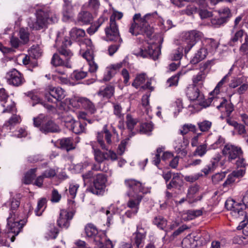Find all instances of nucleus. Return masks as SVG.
<instances>
[{"label": "nucleus", "instance_id": "obj_1", "mask_svg": "<svg viewBox=\"0 0 248 248\" xmlns=\"http://www.w3.org/2000/svg\"><path fill=\"white\" fill-rule=\"evenodd\" d=\"M156 16V12L147 14L142 17L140 13L135 14L129 27V32L133 35L142 34L150 38L153 33V29L149 23L152 22Z\"/></svg>", "mask_w": 248, "mask_h": 248}, {"label": "nucleus", "instance_id": "obj_2", "mask_svg": "<svg viewBox=\"0 0 248 248\" xmlns=\"http://www.w3.org/2000/svg\"><path fill=\"white\" fill-rule=\"evenodd\" d=\"M225 206L227 210L230 211V214L234 218L240 221L238 229H242L244 234L248 235V217L245 206L232 199H228Z\"/></svg>", "mask_w": 248, "mask_h": 248}, {"label": "nucleus", "instance_id": "obj_3", "mask_svg": "<svg viewBox=\"0 0 248 248\" xmlns=\"http://www.w3.org/2000/svg\"><path fill=\"white\" fill-rule=\"evenodd\" d=\"M86 236L94 245L95 248H113L112 242L106 240L105 235L98 232L96 227L93 224H88L85 227Z\"/></svg>", "mask_w": 248, "mask_h": 248}, {"label": "nucleus", "instance_id": "obj_4", "mask_svg": "<svg viewBox=\"0 0 248 248\" xmlns=\"http://www.w3.org/2000/svg\"><path fill=\"white\" fill-rule=\"evenodd\" d=\"M202 33L198 31H191L185 33L183 38V48H178V50L173 53V56L172 60L178 61L181 59L183 56L182 50L185 49V53H187L191 48L199 41L202 37Z\"/></svg>", "mask_w": 248, "mask_h": 248}, {"label": "nucleus", "instance_id": "obj_5", "mask_svg": "<svg viewBox=\"0 0 248 248\" xmlns=\"http://www.w3.org/2000/svg\"><path fill=\"white\" fill-rule=\"evenodd\" d=\"M58 21L55 14L49 8L38 10L36 13V20L34 22H28L29 27L35 30H39L46 27L48 24Z\"/></svg>", "mask_w": 248, "mask_h": 248}, {"label": "nucleus", "instance_id": "obj_6", "mask_svg": "<svg viewBox=\"0 0 248 248\" xmlns=\"http://www.w3.org/2000/svg\"><path fill=\"white\" fill-rule=\"evenodd\" d=\"M72 42L68 38L65 39L64 41L59 49V53L63 56L65 59L63 60L60 56L55 53L53 54L51 59V63L55 66H64L67 68L71 67V62L70 59L73 56V53L68 48V46H70Z\"/></svg>", "mask_w": 248, "mask_h": 248}, {"label": "nucleus", "instance_id": "obj_7", "mask_svg": "<svg viewBox=\"0 0 248 248\" xmlns=\"http://www.w3.org/2000/svg\"><path fill=\"white\" fill-rule=\"evenodd\" d=\"M81 46L83 47L84 46H86V50L82 54V56L88 62L89 65V71L91 73H94L96 72L98 66L96 63L93 60V46L92 41L90 39H85L81 43Z\"/></svg>", "mask_w": 248, "mask_h": 248}, {"label": "nucleus", "instance_id": "obj_8", "mask_svg": "<svg viewBox=\"0 0 248 248\" xmlns=\"http://www.w3.org/2000/svg\"><path fill=\"white\" fill-rule=\"evenodd\" d=\"M107 181L106 174L103 173L95 174L93 180V186L90 189V191L96 195H102L106 187Z\"/></svg>", "mask_w": 248, "mask_h": 248}, {"label": "nucleus", "instance_id": "obj_9", "mask_svg": "<svg viewBox=\"0 0 248 248\" xmlns=\"http://www.w3.org/2000/svg\"><path fill=\"white\" fill-rule=\"evenodd\" d=\"M160 53V50L158 47L155 45H148L139 50H135L133 54L137 56L142 58H150L152 59L156 60Z\"/></svg>", "mask_w": 248, "mask_h": 248}, {"label": "nucleus", "instance_id": "obj_10", "mask_svg": "<svg viewBox=\"0 0 248 248\" xmlns=\"http://www.w3.org/2000/svg\"><path fill=\"white\" fill-rule=\"evenodd\" d=\"M124 183L128 189V195L129 196L140 195L139 194L140 193L145 194L149 191L148 188H145L140 181L135 179H126L125 180Z\"/></svg>", "mask_w": 248, "mask_h": 248}, {"label": "nucleus", "instance_id": "obj_11", "mask_svg": "<svg viewBox=\"0 0 248 248\" xmlns=\"http://www.w3.org/2000/svg\"><path fill=\"white\" fill-rule=\"evenodd\" d=\"M65 96V92L62 88L50 87L45 94V98L49 102L56 103L62 101Z\"/></svg>", "mask_w": 248, "mask_h": 248}, {"label": "nucleus", "instance_id": "obj_12", "mask_svg": "<svg viewBox=\"0 0 248 248\" xmlns=\"http://www.w3.org/2000/svg\"><path fill=\"white\" fill-rule=\"evenodd\" d=\"M18 217L9 216L7 218L9 233L12 232L17 235L26 223V220L20 219Z\"/></svg>", "mask_w": 248, "mask_h": 248}, {"label": "nucleus", "instance_id": "obj_13", "mask_svg": "<svg viewBox=\"0 0 248 248\" xmlns=\"http://www.w3.org/2000/svg\"><path fill=\"white\" fill-rule=\"evenodd\" d=\"M189 144V140L184 136L176 138L173 143L176 153L181 157L185 156L187 154V147Z\"/></svg>", "mask_w": 248, "mask_h": 248}, {"label": "nucleus", "instance_id": "obj_14", "mask_svg": "<svg viewBox=\"0 0 248 248\" xmlns=\"http://www.w3.org/2000/svg\"><path fill=\"white\" fill-rule=\"evenodd\" d=\"M6 78L8 83L14 86H19L25 82L22 75L15 68L11 69L7 73Z\"/></svg>", "mask_w": 248, "mask_h": 248}, {"label": "nucleus", "instance_id": "obj_15", "mask_svg": "<svg viewBox=\"0 0 248 248\" xmlns=\"http://www.w3.org/2000/svg\"><path fill=\"white\" fill-rule=\"evenodd\" d=\"M105 33L106 38L108 40L122 43L123 40L120 37L116 23L109 22V26L105 29Z\"/></svg>", "mask_w": 248, "mask_h": 248}, {"label": "nucleus", "instance_id": "obj_16", "mask_svg": "<svg viewBox=\"0 0 248 248\" xmlns=\"http://www.w3.org/2000/svg\"><path fill=\"white\" fill-rule=\"evenodd\" d=\"M222 154L228 157L229 161H231L241 156L242 154V151L240 147L231 144H227L224 147Z\"/></svg>", "mask_w": 248, "mask_h": 248}, {"label": "nucleus", "instance_id": "obj_17", "mask_svg": "<svg viewBox=\"0 0 248 248\" xmlns=\"http://www.w3.org/2000/svg\"><path fill=\"white\" fill-rule=\"evenodd\" d=\"M103 132L105 134V138L107 143L105 144L103 140V133L102 132H98L97 133V141L103 150H108L109 146L112 144V135L108 130L106 125H104L103 127Z\"/></svg>", "mask_w": 248, "mask_h": 248}, {"label": "nucleus", "instance_id": "obj_18", "mask_svg": "<svg viewBox=\"0 0 248 248\" xmlns=\"http://www.w3.org/2000/svg\"><path fill=\"white\" fill-rule=\"evenodd\" d=\"M75 211H68L66 210H61L60 216L57 220L58 225L62 228H68L70 225V221L73 218Z\"/></svg>", "mask_w": 248, "mask_h": 248}, {"label": "nucleus", "instance_id": "obj_19", "mask_svg": "<svg viewBox=\"0 0 248 248\" xmlns=\"http://www.w3.org/2000/svg\"><path fill=\"white\" fill-rule=\"evenodd\" d=\"M200 187L198 185H193L190 186L186 194V199L189 203H193L200 201L202 196L200 195L197 196V194L199 191Z\"/></svg>", "mask_w": 248, "mask_h": 248}, {"label": "nucleus", "instance_id": "obj_20", "mask_svg": "<svg viewBox=\"0 0 248 248\" xmlns=\"http://www.w3.org/2000/svg\"><path fill=\"white\" fill-rule=\"evenodd\" d=\"M20 202L19 200L12 198L5 203V205L9 209V216L18 217V210Z\"/></svg>", "mask_w": 248, "mask_h": 248}, {"label": "nucleus", "instance_id": "obj_21", "mask_svg": "<svg viewBox=\"0 0 248 248\" xmlns=\"http://www.w3.org/2000/svg\"><path fill=\"white\" fill-rule=\"evenodd\" d=\"M219 104L217 105V108L221 111H225L227 116H229L233 110V106L232 103L224 98H218Z\"/></svg>", "mask_w": 248, "mask_h": 248}, {"label": "nucleus", "instance_id": "obj_22", "mask_svg": "<svg viewBox=\"0 0 248 248\" xmlns=\"http://www.w3.org/2000/svg\"><path fill=\"white\" fill-rule=\"evenodd\" d=\"M64 4L62 6V15L64 20H68L74 16V8L70 0H63Z\"/></svg>", "mask_w": 248, "mask_h": 248}, {"label": "nucleus", "instance_id": "obj_23", "mask_svg": "<svg viewBox=\"0 0 248 248\" xmlns=\"http://www.w3.org/2000/svg\"><path fill=\"white\" fill-rule=\"evenodd\" d=\"M77 102L80 104L81 106L88 112L91 114H94L96 111V108L94 104L88 98L86 97H79L77 99Z\"/></svg>", "mask_w": 248, "mask_h": 248}, {"label": "nucleus", "instance_id": "obj_24", "mask_svg": "<svg viewBox=\"0 0 248 248\" xmlns=\"http://www.w3.org/2000/svg\"><path fill=\"white\" fill-rule=\"evenodd\" d=\"M77 20L81 25H89L93 21V17L90 12L81 11L78 14Z\"/></svg>", "mask_w": 248, "mask_h": 248}, {"label": "nucleus", "instance_id": "obj_25", "mask_svg": "<svg viewBox=\"0 0 248 248\" xmlns=\"http://www.w3.org/2000/svg\"><path fill=\"white\" fill-rule=\"evenodd\" d=\"M206 75L203 70L199 71L197 74L193 76L192 78L193 86L202 88L203 85Z\"/></svg>", "mask_w": 248, "mask_h": 248}, {"label": "nucleus", "instance_id": "obj_26", "mask_svg": "<svg viewBox=\"0 0 248 248\" xmlns=\"http://www.w3.org/2000/svg\"><path fill=\"white\" fill-rule=\"evenodd\" d=\"M183 184V181L178 173H174L170 182L167 184V188L170 189L172 188L180 189Z\"/></svg>", "mask_w": 248, "mask_h": 248}, {"label": "nucleus", "instance_id": "obj_27", "mask_svg": "<svg viewBox=\"0 0 248 248\" xmlns=\"http://www.w3.org/2000/svg\"><path fill=\"white\" fill-rule=\"evenodd\" d=\"M220 155H217L212 159V160H211V163L210 164L207 165L202 170V172L204 173L205 176L212 172L216 168L217 163L220 160Z\"/></svg>", "mask_w": 248, "mask_h": 248}, {"label": "nucleus", "instance_id": "obj_28", "mask_svg": "<svg viewBox=\"0 0 248 248\" xmlns=\"http://www.w3.org/2000/svg\"><path fill=\"white\" fill-rule=\"evenodd\" d=\"M115 87L111 84H108L104 87H101L99 92L98 95L107 99L110 98L114 93Z\"/></svg>", "mask_w": 248, "mask_h": 248}, {"label": "nucleus", "instance_id": "obj_29", "mask_svg": "<svg viewBox=\"0 0 248 248\" xmlns=\"http://www.w3.org/2000/svg\"><path fill=\"white\" fill-rule=\"evenodd\" d=\"M129 197L130 199L127 202V206L130 209L137 210L138 211L140 203L142 199V195H136Z\"/></svg>", "mask_w": 248, "mask_h": 248}, {"label": "nucleus", "instance_id": "obj_30", "mask_svg": "<svg viewBox=\"0 0 248 248\" xmlns=\"http://www.w3.org/2000/svg\"><path fill=\"white\" fill-rule=\"evenodd\" d=\"M40 131L43 133L58 132L60 131L59 126L52 121L49 120L45 124H42L40 127Z\"/></svg>", "mask_w": 248, "mask_h": 248}, {"label": "nucleus", "instance_id": "obj_31", "mask_svg": "<svg viewBox=\"0 0 248 248\" xmlns=\"http://www.w3.org/2000/svg\"><path fill=\"white\" fill-rule=\"evenodd\" d=\"M208 53L207 48L202 47L195 54V56L191 59L190 62L193 64H195L203 60L205 58Z\"/></svg>", "mask_w": 248, "mask_h": 248}, {"label": "nucleus", "instance_id": "obj_32", "mask_svg": "<svg viewBox=\"0 0 248 248\" xmlns=\"http://www.w3.org/2000/svg\"><path fill=\"white\" fill-rule=\"evenodd\" d=\"M60 147L62 149L69 151L75 148L73 143V139L71 138H63L59 140Z\"/></svg>", "mask_w": 248, "mask_h": 248}, {"label": "nucleus", "instance_id": "obj_33", "mask_svg": "<svg viewBox=\"0 0 248 248\" xmlns=\"http://www.w3.org/2000/svg\"><path fill=\"white\" fill-rule=\"evenodd\" d=\"M199 87L191 85L187 88L186 94L187 96L191 100H196L200 97Z\"/></svg>", "mask_w": 248, "mask_h": 248}, {"label": "nucleus", "instance_id": "obj_34", "mask_svg": "<svg viewBox=\"0 0 248 248\" xmlns=\"http://www.w3.org/2000/svg\"><path fill=\"white\" fill-rule=\"evenodd\" d=\"M91 145L93 150L94 159L96 162L100 163L104 160L108 159V157L106 156V153H103L99 149L95 148L93 142H91Z\"/></svg>", "mask_w": 248, "mask_h": 248}, {"label": "nucleus", "instance_id": "obj_35", "mask_svg": "<svg viewBox=\"0 0 248 248\" xmlns=\"http://www.w3.org/2000/svg\"><path fill=\"white\" fill-rule=\"evenodd\" d=\"M139 122V120L137 118H133L130 114H128L126 116V126L128 130H129L131 132L129 134H131L132 132H133V130H134L135 126L137 125V123ZM134 135H135V132H134Z\"/></svg>", "mask_w": 248, "mask_h": 248}, {"label": "nucleus", "instance_id": "obj_36", "mask_svg": "<svg viewBox=\"0 0 248 248\" xmlns=\"http://www.w3.org/2000/svg\"><path fill=\"white\" fill-rule=\"evenodd\" d=\"M147 77L145 73H141L137 75L132 83V86L138 89L145 82Z\"/></svg>", "mask_w": 248, "mask_h": 248}, {"label": "nucleus", "instance_id": "obj_37", "mask_svg": "<svg viewBox=\"0 0 248 248\" xmlns=\"http://www.w3.org/2000/svg\"><path fill=\"white\" fill-rule=\"evenodd\" d=\"M186 72H179L176 75L169 78L166 82V86L168 87L176 86L178 85L180 76L184 75Z\"/></svg>", "mask_w": 248, "mask_h": 248}, {"label": "nucleus", "instance_id": "obj_38", "mask_svg": "<svg viewBox=\"0 0 248 248\" xmlns=\"http://www.w3.org/2000/svg\"><path fill=\"white\" fill-rule=\"evenodd\" d=\"M85 125L80 121H74L71 124V129L73 132L79 134L84 131Z\"/></svg>", "mask_w": 248, "mask_h": 248}, {"label": "nucleus", "instance_id": "obj_39", "mask_svg": "<svg viewBox=\"0 0 248 248\" xmlns=\"http://www.w3.org/2000/svg\"><path fill=\"white\" fill-rule=\"evenodd\" d=\"M153 223L161 230H163L167 225V220L161 216H158L155 217Z\"/></svg>", "mask_w": 248, "mask_h": 248}, {"label": "nucleus", "instance_id": "obj_40", "mask_svg": "<svg viewBox=\"0 0 248 248\" xmlns=\"http://www.w3.org/2000/svg\"><path fill=\"white\" fill-rule=\"evenodd\" d=\"M37 170V168L31 169L25 175L23 182L25 184H30L31 183L33 180L34 179L36 175L35 173Z\"/></svg>", "mask_w": 248, "mask_h": 248}, {"label": "nucleus", "instance_id": "obj_41", "mask_svg": "<svg viewBox=\"0 0 248 248\" xmlns=\"http://www.w3.org/2000/svg\"><path fill=\"white\" fill-rule=\"evenodd\" d=\"M247 34L245 33L243 30H240L239 31H237L233 36L231 37L229 44L230 46H233L234 45V44L238 41L241 42V39L243 36L245 37V35Z\"/></svg>", "mask_w": 248, "mask_h": 248}, {"label": "nucleus", "instance_id": "obj_42", "mask_svg": "<svg viewBox=\"0 0 248 248\" xmlns=\"http://www.w3.org/2000/svg\"><path fill=\"white\" fill-rule=\"evenodd\" d=\"M85 35V32L84 30L77 28H73L70 31V35L73 39H77L80 37H83Z\"/></svg>", "mask_w": 248, "mask_h": 248}, {"label": "nucleus", "instance_id": "obj_43", "mask_svg": "<svg viewBox=\"0 0 248 248\" xmlns=\"http://www.w3.org/2000/svg\"><path fill=\"white\" fill-rule=\"evenodd\" d=\"M46 200L45 198H43L38 202L37 206L35 210V215L37 216H40L45 210L46 207Z\"/></svg>", "mask_w": 248, "mask_h": 248}, {"label": "nucleus", "instance_id": "obj_44", "mask_svg": "<svg viewBox=\"0 0 248 248\" xmlns=\"http://www.w3.org/2000/svg\"><path fill=\"white\" fill-rule=\"evenodd\" d=\"M197 130L196 127L195 125L191 124H185L181 129L180 132L182 134V136L186 134L189 131H191L194 133L196 132Z\"/></svg>", "mask_w": 248, "mask_h": 248}, {"label": "nucleus", "instance_id": "obj_45", "mask_svg": "<svg viewBox=\"0 0 248 248\" xmlns=\"http://www.w3.org/2000/svg\"><path fill=\"white\" fill-rule=\"evenodd\" d=\"M135 234V243L138 248H142L144 245L146 234H143V232Z\"/></svg>", "mask_w": 248, "mask_h": 248}, {"label": "nucleus", "instance_id": "obj_46", "mask_svg": "<svg viewBox=\"0 0 248 248\" xmlns=\"http://www.w3.org/2000/svg\"><path fill=\"white\" fill-rule=\"evenodd\" d=\"M134 135V133L132 132L131 134H129L128 137L121 141V143L119 144L118 146V152L120 155H122L124 152L125 150L126 146L128 143V141L130 140V139Z\"/></svg>", "mask_w": 248, "mask_h": 248}, {"label": "nucleus", "instance_id": "obj_47", "mask_svg": "<svg viewBox=\"0 0 248 248\" xmlns=\"http://www.w3.org/2000/svg\"><path fill=\"white\" fill-rule=\"evenodd\" d=\"M202 212L201 210H188L186 214V217H184V218L186 220H192L202 215Z\"/></svg>", "mask_w": 248, "mask_h": 248}, {"label": "nucleus", "instance_id": "obj_48", "mask_svg": "<svg viewBox=\"0 0 248 248\" xmlns=\"http://www.w3.org/2000/svg\"><path fill=\"white\" fill-rule=\"evenodd\" d=\"M153 129V125L152 123H144L141 125L140 132L142 134L150 135Z\"/></svg>", "mask_w": 248, "mask_h": 248}, {"label": "nucleus", "instance_id": "obj_49", "mask_svg": "<svg viewBox=\"0 0 248 248\" xmlns=\"http://www.w3.org/2000/svg\"><path fill=\"white\" fill-rule=\"evenodd\" d=\"M198 125L201 131L207 132L210 129L212 126V122L208 120H204L199 123Z\"/></svg>", "mask_w": 248, "mask_h": 248}, {"label": "nucleus", "instance_id": "obj_50", "mask_svg": "<svg viewBox=\"0 0 248 248\" xmlns=\"http://www.w3.org/2000/svg\"><path fill=\"white\" fill-rule=\"evenodd\" d=\"M219 17L223 18L224 20L227 22L228 18L231 16L230 10L227 8H224L218 11Z\"/></svg>", "mask_w": 248, "mask_h": 248}, {"label": "nucleus", "instance_id": "obj_51", "mask_svg": "<svg viewBox=\"0 0 248 248\" xmlns=\"http://www.w3.org/2000/svg\"><path fill=\"white\" fill-rule=\"evenodd\" d=\"M79 187V185L77 184H70L69 186V197L72 199H74L77 195L78 190Z\"/></svg>", "mask_w": 248, "mask_h": 248}, {"label": "nucleus", "instance_id": "obj_52", "mask_svg": "<svg viewBox=\"0 0 248 248\" xmlns=\"http://www.w3.org/2000/svg\"><path fill=\"white\" fill-rule=\"evenodd\" d=\"M206 47L205 48H207V51L208 50L209 52H213L218 47L217 42L213 39H208L206 41Z\"/></svg>", "mask_w": 248, "mask_h": 248}, {"label": "nucleus", "instance_id": "obj_53", "mask_svg": "<svg viewBox=\"0 0 248 248\" xmlns=\"http://www.w3.org/2000/svg\"><path fill=\"white\" fill-rule=\"evenodd\" d=\"M207 151V144H203L197 147L194 153V155L202 157L206 154Z\"/></svg>", "mask_w": 248, "mask_h": 248}, {"label": "nucleus", "instance_id": "obj_54", "mask_svg": "<svg viewBox=\"0 0 248 248\" xmlns=\"http://www.w3.org/2000/svg\"><path fill=\"white\" fill-rule=\"evenodd\" d=\"M113 108L114 114L119 118L123 116L122 113V107L121 105L118 103H112Z\"/></svg>", "mask_w": 248, "mask_h": 248}, {"label": "nucleus", "instance_id": "obj_55", "mask_svg": "<svg viewBox=\"0 0 248 248\" xmlns=\"http://www.w3.org/2000/svg\"><path fill=\"white\" fill-rule=\"evenodd\" d=\"M87 76V72L82 71H75L72 74V78L76 80H81Z\"/></svg>", "mask_w": 248, "mask_h": 248}, {"label": "nucleus", "instance_id": "obj_56", "mask_svg": "<svg viewBox=\"0 0 248 248\" xmlns=\"http://www.w3.org/2000/svg\"><path fill=\"white\" fill-rule=\"evenodd\" d=\"M5 104V102H4V104H2V106L4 108H5L2 111L3 113H13L16 111V105L14 102L11 101L9 104L7 105V106H6Z\"/></svg>", "mask_w": 248, "mask_h": 248}, {"label": "nucleus", "instance_id": "obj_57", "mask_svg": "<svg viewBox=\"0 0 248 248\" xmlns=\"http://www.w3.org/2000/svg\"><path fill=\"white\" fill-rule=\"evenodd\" d=\"M225 172L217 173L212 176V182L214 184H217L222 181L225 178Z\"/></svg>", "mask_w": 248, "mask_h": 248}, {"label": "nucleus", "instance_id": "obj_58", "mask_svg": "<svg viewBox=\"0 0 248 248\" xmlns=\"http://www.w3.org/2000/svg\"><path fill=\"white\" fill-rule=\"evenodd\" d=\"M57 174V171L55 169L53 168H49L45 170L43 173L42 175L45 178H52L56 176Z\"/></svg>", "mask_w": 248, "mask_h": 248}, {"label": "nucleus", "instance_id": "obj_59", "mask_svg": "<svg viewBox=\"0 0 248 248\" xmlns=\"http://www.w3.org/2000/svg\"><path fill=\"white\" fill-rule=\"evenodd\" d=\"M46 117L44 115L40 114L37 117L33 118V124L35 127L40 128L41 127V124L45 122Z\"/></svg>", "mask_w": 248, "mask_h": 248}, {"label": "nucleus", "instance_id": "obj_60", "mask_svg": "<svg viewBox=\"0 0 248 248\" xmlns=\"http://www.w3.org/2000/svg\"><path fill=\"white\" fill-rule=\"evenodd\" d=\"M218 100V98L217 97L208 98L207 99H206L205 100L201 102L200 103V105L203 108H206L210 105L211 102L213 101V104L215 106L216 102H217Z\"/></svg>", "mask_w": 248, "mask_h": 248}, {"label": "nucleus", "instance_id": "obj_61", "mask_svg": "<svg viewBox=\"0 0 248 248\" xmlns=\"http://www.w3.org/2000/svg\"><path fill=\"white\" fill-rule=\"evenodd\" d=\"M228 75H226L224 76L222 79L218 83L216 87L214 89V91L211 93V94H217L219 93V90L220 88H221L223 85L226 82V79L227 78Z\"/></svg>", "mask_w": 248, "mask_h": 248}, {"label": "nucleus", "instance_id": "obj_62", "mask_svg": "<svg viewBox=\"0 0 248 248\" xmlns=\"http://www.w3.org/2000/svg\"><path fill=\"white\" fill-rule=\"evenodd\" d=\"M163 148H158L156 150V154L155 157L153 158V162L156 166L159 164L160 162V155L163 152Z\"/></svg>", "mask_w": 248, "mask_h": 248}, {"label": "nucleus", "instance_id": "obj_63", "mask_svg": "<svg viewBox=\"0 0 248 248\" xmlns=\"http://www.w3.org/2000/svg\"><path fill=\"white\" fill-rule=\"evenodd\" d=\"M62 198L61 195L59 193L56 189H53L51 192V201L52 202H58Z\"/></svg>", "mask_w": 248, "mask_h": 248}, {"label": "nucleus", "instance_id": "obj_64", "mask_svg": "<svg viewBox=\"0 0 248 248\" xmlns=\"http://www.w3.org/2000/svg\"><path fill=\"white\" fill-rule=\"evenodd\" d=\"M116 42V44L111 45L108 47V52L110 56H112L118 50L122 43L118 41Z\"/></svg>", "mask_w": 248, "mask_h": 248}]
</instances>
